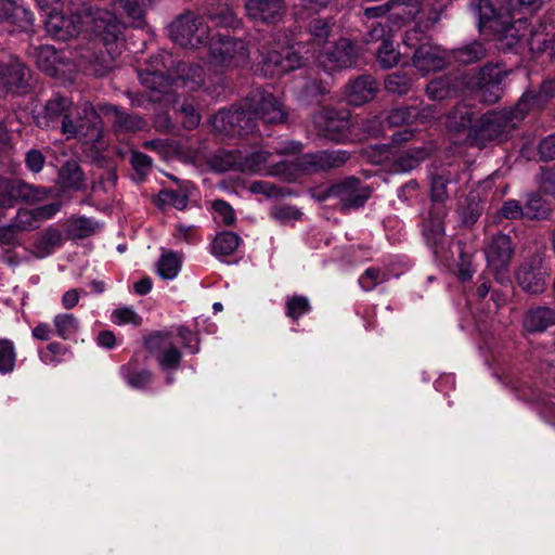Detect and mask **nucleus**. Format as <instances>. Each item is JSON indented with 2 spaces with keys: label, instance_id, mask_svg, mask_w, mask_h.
<instances>
[{
  "label": "nucleus",
  "instance_id": "39448f33",
  "mask_svg": "<svg viewBox=\"0 0 555 555\" xmlns=\"http://www.w3.org/2000/svg\"><path fill=\"white\" fill-rule=\"evenodd\" d=\"M526 105L527 98H521L513 108L485 114L481 118L480 137L500 141L505 139L508 132L527 116L528 109L524 108Z\"/></svg>",
  "mask_w": 555,
  "mask_h": 555
},
{
  "label": "nucleus",
  "instance_id": "a211bd4d",
  "mask_svg": "<svg viewBox=\"0 0 555 555\" xmlns=\"http://www.w3.org/2000/svg\"><path fill=\"white\" fill-rule=\"evenodd\" d=\"M261 53L260 70L264 76H279L301 66V57L291 48Z\"/></svg>",
  "mask_w": 555,
  "mask_h": 555
},
{
  "label": "nucleus",
  "instance_id": "a19ab883",
  "mask_svg": "<svg viewBox=\"0 0 555 555\" xmlns=\"http://www.w3.org/2000/svg\"><path fill=\"white\" fill-rule=\"evenodd\" d=\"M551 208L540 195H532L525 207V217L529 219H544L550 215Z\"/></svg>",
  "mask_w": 555,
  "mask_h": 555
},
{
  "label": "nucleus",
  "instance_id": "2eb2a0df",
  "mask_svg": "<svg viewBox=\"0 0 555 555\" xmlns=\"http://www.w3.org/2000/svg\"><path fill=\"white\" fill-rule=\"evenodd\" d=\"M314 124L320 135L331 141L340 142L350 127L349 113L325 108L314 116Z\"/></svg>",
  "mask_w": 555,
  "mask_h": 555
},
{
  "label": "nucleus",
  "instance_id": "69168bd1",
  "mask_svg": "<svg viewBox=\"0 0 555 555\" xmlns=\"http://www.w3.org/2000/svg\"><path fill=\"white\" fill-rule=\"evenodd\" d=\"M131 164L137 173L145 176L152 167V159L143 153L132 152Z\"/></svg>",
  "mask_w": 555,
  "mask_h": 555
},
{
  "label": "nucleus",
  "instance_id": "13d9d810",
  "mask_svg": "<svg viewBox=\"0 0 555 555\" xmlns=\"http://www.w3.org/2000/svg\"><path fill=\"white\" fill-rule=\"evenodd\" d=\"M68 352L67 348L59 343H51L48 345L47 350L41 352V360L47 364L59 362L62 356Z\"/></svg>",
  "mask_w": 555,
  "mask_h": 555
},
{
  "label": "nucleus",
  "instance_id": "5fc2aeb1",
  "mask_svg": "<svg viewBox=\"0 0 555 555\" xmlns=\"http://www.w3.org/2000/svg\"><path fill=\"white\" fill-rule=\"evenodd\" d=\"M61 177L68 188L80 189L82 185V172L76 165H67V167L61 171Z\"/></svg>",
  "mask_w": 555,
  "mask_h": 555
},
{
  "label": "nucleus",
  "instance_id": "e433bc0d",
  "mask_svg": "<svg viewBox=\"0 0 555 555\" xmlns=\"http://www.w3.org/2000/svg\"><path fill=\"white\" fill-rule=\"evenodd\" d=\"M190 191L188 188H181L178 190H163L158 194V199L163 205L175 207L176 209L182 210L186 208Z\"/></svg>",
  "mask_w": 555,
  "mask_h": 555
},
{
  "label": "nucleus",
  "instance_id": "f257e3e1",
  "mask_svg": "<svg viewBox=\"0 0 555 555\" xmlns=\"http://www.w3.org/2000/svg\"><path fill=\"white\" fill-rule=\"evenodd\" d=\"M47 31L59 40H68L81 31L99 37L113 56L124 40V23L111 11L102 8H83L77 14L66 16L56 9L48 12Z\"/></svg>",
  "mask_w": 555,
  "mask_h": 555
},
{
  "label": "nucleus",
  "instance_id": "393cba45",
  "mask_svg": "<svg viewBox=\"0 0 555 555\" xmlns=\"http://www.w3.org/2000/svg\"><path fill=\"white\" fill-rule=\"evenodd\" d=\"M377 90V85L371 76H361L349 86L347 100L349 104L360 106L371 101Z\"/></svg>",
  "mask_w": 555,
  "mask_h": 555
},
{
  "label": "nucleus",
  "instance_id": "f3484780",
  "mask_svg": "<svg viewBox=\"0 0 555 555\" xmlns=\"http://www.w3.org/2000/svg\"><path fill=\"white\" fill-rule=\"evenodd\" d=\"M357 59L353 44L348 39H340L337 43L326 48L318 55L319 63L326 70L348 68L354 65Z\"/></svg>",
  "mask_w": 555,
  "mask_h": 555
},
{
  "label": "nucleus",
  "instance_id": "473e14b6",
  "mask_svg": "<svg viewBox=\"0 0 555 555\" xmlns=\"http://www.w3.org/2000/svg\"><path fill=\"white\" fill-rule=\"evenodd\" d=\"M430 152L431 150L426 146H417L404 151L396 159V169L402 172L409 171L417 166L420 162L424 160Z\"/></svg>",
  "mask_w": 555,
  "mask_h": 555
},
{
  "label": "nucleus",
  "instance_id": "e2e57ef3",
  "mask_svg": "<svg viewBox=\"0 0 555 555\" xmlns=\"http://www.w3.org/2000/svg\"><path fill=\"white\" fill-rule=\"evenodd\" d=\"M500 214L505 219L514 220L525 217V208L521 207L519 202L509 199L503 204Z\"/></svg>",
  "mask_w": 555,
  "mask_h": 555
},
{
  "label": "nucleus",
  "instance_id": "4c0bfd02",
  "mask_svg": "<svg viewBox=\"0 0 555 555\" xmlns=\"http://www.w3.org/2000/svg\"><path fill=\"white\" fill-rule=\"evenodd\" d=\"M181 268V259L172 251L163 254L157 263V272L165 280L175 279Z\"/></svg>",
  "mask_w": 555,
  "mask_h": 555
},
{
  "label": "nucleus",
  "instance_id": "4d7b16f0",
  "mask_svg": "<svg viewBox=\"0 0 555 555\" xmlns=\"http://www.w3.org/2000/svg\"><path fill=\"white\" fill-rule=\"evenodd\" d=\"M449 126L454 129H461L467 127L473 117L472 113L464 106H459L449 117Z\"/></svg>",
  "mask_w": 555,
  "mask_h": 555
},
{
  "label": "nucleus",
  "instance_id": "f704fd0d",
  "mask_svg": "<svg viewBox=\"0 0 555 555\" xmlns=\"http://www.w3.org/2000/svg\"><path fill=\"white\" fill-rule=\"evenodd\" d=\"M241 243V238L233 232H222L212 242V254L215 256L232 255Z\"/></svg>",
  "mask_w": 555,
  "mask_h": 555
},
{
  "label": "nucleus",
  "instance_id": "1a4fd4ad",
  "mask_svg": "<svg viewBox=\"0 0 555 555\" xmlns=\"http://www.w3.org/2000/svg\"><path fill=\"white\" fill-rule=\"evenodd\" d=\"M175 83H180L181 87L195 91L204 89L210 95H219V88L222 89V77L214 74L206 80L203 68L199 65L181 62L172 73Z\"/></svg>",
  "mask_w": 555,
  "mask_h": 555
},
{
  "label": "nucleus",
  "instance_id": "ea45409f",
  "mask_svg": "<svg viewBox=\"0 0 555 555\" xmlns=\"http://www.w3.org/2000/svg\"><path fill=\"white\" fill-rule=\"evenodd\" d=\"M411 86L412 79L401 70L388 75L385 80V88L392 93L405 94Z\"/></svg>",
  "mask_w": 555,
  "mask_h": 555
},
{
  "label": "nucleus",
  "instance_id": "6e6d98bb",
  "mask_svg": "<svg viewBox=\"0 0 555 555\" xmlns=\"http://www.w3.org/2000/svg\"><path fill=\"white\" fill-rule=\"evenodd\" d=\"M216 219H220L224 224L232 225L235 221L233 208L224 201L218 199L212 203Z\"/></svg>",
  "mask_w": 555,
  "mask_h": 555
},
{
  "label": "nucleus",
  "instance_id": "79ce46f5",
  "mask_svg": "<svg viewBox=\"0 0 555 555\" xmlns=\"http://www.w3.org/2000/svg\"><path fill=\"white\" fill-rule=\"evenodd\" d=\"M12 222L20 232L33 231L40 227L34 209H20Z\"/></svg>",
  "mask_w": 555,
  "mask_h": 555
},
{
  "label": "nucleus",
  "instance_id": "c85d7f7f",
  "mask_svg": "<svg viewBox=\"0 0 555 555\" xmlns=\"http://www.w3.org/2000/svg\"><path fill=\"white\" fill-rule=\"evenodd\" d=\"M126 16L131 20L130 25L135 28H144V16L153 0H118Z\"/></svg>",
  "mask_w": 555,
  "mask_h": 555
},
{
  "label": "nucleus",
  "instance_id": "0eeeda50",
  "mask_svg": "<svg viewBox=\"0 0 555 555\" xmlns=\"http://www.w3.org/2000/svg\"><path fill=\"white\" fill-rule=\"evenodd\" d=\"M168 31L176 43L192 49L204 44L209 36V27L205 20L192 12L179 15L168 26Z\"/></svg>",
  "mask_w": 555,
  "mask_h": 555
},
{
  "label": "nucleus",
  "instance_id": "bf43d9fd",
  "mask_svg": "<svg viewBox=\"0 0 555 555\" xmlns=\"http://www.w3.org/2000/svg\"><path fill=\"white\" fill-rule=\"evenodd\" d=\"M488 23L490 24V28L496 29L499 20L496 11L492 8L488 0H485L480 3V25H487Z\"/></svg>",
  "mask_w": 555,
  "mask_h": 555
},
{
  "label": "nucleus",
  "instance_id": "09e8293b",
  "mask_svg": "<svg viewBox=\"0 0 555 555\" xmlns=\"http://www.w3.org/2000/svg\"><path fill=\"white\" fill-rule=\"evenodd\" d=\"M452 180L446 175L436 176L431 181V197L434 201L440 202L443 201L449 192L450 184Z\"/></svg>",
  "mask_w": 555,
  "mask_h": 555
},
{
  "label": "nucleus",
  "instance_id": "c03bdc74",
  "mask_svg": "<svg viewBox=\"0 0 555 555\" xmlns=\"http://www.w3.org/2000/svg\"><path fill=\"white\" fill-rule=\"evenodd\" d=\"M121 372L127 384L135 389L144 388L152 380V374L146 370H142L140 372H130L129 366H122Z\"/></svg>",
  "mask_w": 555,
  "mask_h": 555
},
{
  "label": "nucleus",
  "instance_id": "052dcab7",
  "mask_svg": "<svg viewBox=\"0 0 555 555\" xmlns=\"http://www.w3.org/2000/svg\"><path fill=\"white\" fill-rule=\"evenodd\" d=\"M310 31L317 44L325 41L330 33L328 24L321 18H315L310 24Z\"/></svg>",
  "mask_w": 555,
  "mask_h": 555
},
{
  "label": "nucleus",
  "instance_id": "de8ad7c7",
  "mask_svg": "<svg viewBox=\"0 0 555 555\" xmlns=\"http://www.w3.org/2000/svg\"><path fill=\"white\" fill-rule=\"evenodd\" d=\"M525 25L526 21L518 18L513 25L504 29L501 36V41L506 48H514L521 40V38L525 37V34L519 33L520 28L525 27Z\"/></svg>",
  "mask_w": 555,
  "mask_h": 555
},
{
  "label": "nucleus",
  "instance_id": "423d86ee",
  "mask_svg": "<svg viewBox=\"0 0 555 555\" xmlns=\"http://www.w3.org/2000/svg\"><path fill=\"white\" fill-rule=\"evenodd\" d=\"M249 61L248 44L241 39L219 35L209 43V64L220 69L244 66Z\"/></svg>",
  "mask_w": 555,
  "mask_h": 555
},
{
  "label": "nucleus",
  "instance_id": "9d476101",
  "mask_svg": "<svg viewBox=\"0 0 555 555\" xmlns=\"http://www.w3.org/2000/svg\"><path fill=\"white\" fill-rule=\"evenodd\" d=\"M145 346L158 362L159 367L168 372L166 383L171 384L173 378L170 372L179 367L182 359L180 350L173 344L172 335L170 333L153 334L145 340Z\"/></svg>",
  "mask_w": 555,
  "mask_h": 555
},
{
  "label": "nucleus",
  "instance_id": "6e6552de",
  "mask_svg": "<svg viewBox=\"0 0 555 555\" xmlns=\"http://www.w3.org/2000/svg\"><path fill=\"white\" fill-rule=\"evenodd\" d=\"M244 108L247 112V116L251 117L254 127L257 118L268 124L282 122L286 118L283 105L271 92L261 88L255 89L249 94Z\"/></svg>",
  "mask_w": 555,
  "mask_h": 555
},
{
  "label": "nucleus",
  "instance_id": "774afa93",
  "mask_svg": "<svg viewBox=\"0 0 555 555\" xmlns=\"http://www.w3.org/2000/svg\"><path fill=\"white\" fill-rule=\"evenodd\" d=\"M539 154L543 160L555 159V134H550L541 140L539 143Z\"/></svg>",
  "mask_w": 555,
  "mask_h": 555
},
{
  "label": "nucleus",
  "instance_id": "72a5a7b5",
  "mask_svg": "<svg viewBox=\"0 0 555 555\" xmlns=\"http://www.w3.org/2000/svg\"><path fill=\"white\" fill-rule=\"evenodd\" d=\"M486 54V49L482 43L472 42L463 48L454 50L450 54V59L453 57L455 61L468 65L482 60Z\"/></svg>",
  "mask_w": 555,
  "mask_h": 555
},
{
  "label": "nucleus",
  "instance_id": "49530a36",
  "mask_svg": "<svg viewBox=\"0 0 555 555\" xmlns=\"http://www.w3.org/2000/svg\"><path fill=\"white\" fill-rule=\"evenodd\" d=\"M310 311L309 299L305 296H293L286 302V314L297 319Z\"/></svg>",
  "mask_w": 555,
  "mask_h": 555
},
{
  "label": "nucleus",
  "instance_id": "2f4dec72",
  "mask_svg": "<svg viewBox=\"0 0 555 555\" xmlns=\"http://www.w3.org/2000/svg\"><path fill=\"white\" fill-rule=\"evenodd\" d=\"M53 328L60 338L67 340L77 335L79 321L72 313H59L53 318Z\"/></svg>",
  "mask_w": 555,
  "mask_h": 555
},
{
  "label": "nucleus",
  "instance_id": "a18cd8bd",
  "mask_svg": "<svg viewBox=\"0 0 555 555\" xmlns=\"http://www.w3.org/2000/svg\"><path fill=\"white\" fill-rule=\"evenodd\" d=\"M116 125L120 130L125 131H137L142 130L146 127V121L138 116L125 113H118L116 115Z\"/></svg>",
  "mask_w": 555,
  "mask_h": 555
},
{
  "label": "nucleus",
  "instance_id": "a878e982",
  "mask_svg": "<svg viewBox=\"0 0 555 555\" xmlns=\"http://www.w3.org/2000/svg\"><path fill=\"white\" fill-rule=\"evenodd\" d=\"M12 198V206L17 199L26 203L35 204L47 198L48 190L27 184L22 181H14L9 185L8 192H5Z\"/></svg>",
  "mask_w": 555,
  "mask_h": 555
},
{
  "label": "nucleus",
  "instance_id": "8fccbe9b",
  "mask_svg": "<svg viewBox=\"0 0 555 555\" xmlns=\"http://www.w3.org/2000/svg\"><path fill=\"white\" fill-rule=\"evenodd\" d=\"M539 188L545 195L555 197V167L542 168L539 177Z\"/></svg>",
  "mask_w": 555,
  "mask_h": 555
},
{
  "label": "nucleus",
  "instance_id": "0e129e2a",
  "mask_svg": "<svg viewBox=\"0 0 555 555\" xmlns=\"http://www.w3.org/2000/svg\"><path fill=\"white\" fill-rule=\"evenodd\" d=\"M99 224L92 219L80 217L73 221V230L77 232L79 236H88L96 231Z\"/></svg>",
  "mask_w": 555,
  "mask_h": 555
},
{
  "label": "nucleus",
  "instance_id": "dca6fc26",
  "mask_svg": "<svg viewBox=\"0 0 555 555\" xmlns=\"http://www.w3.org/2000/svg\"><path fill=\"white\" fill-rule=\"evenodd\" d=\"M488 267L495 274L496 280L503 282V272L507 269L513 247L509 236L505 234L495 235L485 249Z\"/></svg>",
  "mask_w": 555,
  "mask_h": 555
},
{
  "label": "nucleus",
  "instance_id": "58836bf2",
  "mask_svg": "<svg viewBox=\"0 0 555 555\" xmlns=\"http://www.w3.org/2000/svg\"><path fill=\"white\" fill-rule=\"evenodd\" d=\"M16 360L15 346L12 340L0 338V373L13 371Z\"/></svg>",
  "mask_w": 555,
  "mask_h": 555
},
{
  "label": "nucleus",
  "instance_id": "6ab92c4d",
  "mask_svg": "<svg viewBox=\"0 0 555 555\" xmlns=\"http://www.w3.org/2000/svg\"><path fill=\"white\" fill-rule=\"evenodd\" d=\"M390 11H392L390 15L391 21L399 27L400 25L396 20L406 22L415 18L420 12V2L418 0H390L382 5L366 8L364 15L367 18H375Z\"/></svg>",
  "mask_w": 555,
  "mask_h": 555
},
{
  "label": "nucleus",
  "instance_id": "7c9ffc66",
  "mask_svg": "<svg viewBox=\"0 0 555 555\" xmlns=\"http://www.w3.org/2000/svg\"><path fill=\"white\" fill-rule=\"evenodd\" d=\"M555 93V80L548 79L545 80L539 92H526L521 98H527V105L524 107L530 111H540L542 109L548 101L553 98Z\"/></svg>",
  "mask_w": 555,
  "mask_h": 555
},
{
  "label": "nucleus",
  "instance_id": "b1692460",
  "mask_svg": "<svg viewBox=\"0 0 555 555\" xmlns=\"http://www.w3.org/2000/svg\"><path fill=\"white\" fill-rule=\"evenodd\" d=\"M0 21L18 30L27 31L31 28L34 17L28 9L17 5L11 0H0Z\"/></svg>",
  "mask_w": 555,
  "mask_h": 555
},
{
  "label": "nucleus",
  "instance_id": "20e7f679",
  "mask_svg": "<svg viewBox=\"0 0 555 555\" xmlns=\"http://www.w3.org/2000/svg\"><path fill=\"white\" fill-rule=\"evenodd\" d=\"M404 44L413 50V66L423 76L442 69L450 60V53L431 43L420 27L405 33Z\"/></svg>",
  "mask_w": 555,
  "mask_h": 555
},
{
  "label": "nucleus",
  "instance_id": "7ed1b4c3",
  "mask_svg": "<svg viewBox=\"0 0 555 555\" xmlns=\"http://www.w3.org/2000/svg\"><path fill=\"white\" fill-rule=\"evenodd\" d=\"M218 158L221 164L218 170L225 171L229 169L240 170L247 173H256L263 171L269 176H278L286 170L284 162L273 164L272 154L263 150L255 151H227L222 152Z\"/></svg>",
  "mask_w": 555,
  "mask_h": 555
},
{
  "label": "nucleus",
  "instance_id": "f8f14e48",
  "mask_svg": "<svg viewBox=\"0 0 555 555\" xmlns=\"http://www.w3.org/2000/svg\"><path fill=\"white\" fill-rule=\"evenodd\" d=\"M508 74L499 63H488L480 69L476 87L483 102L493 104L501 99Z\"/></svg>",
  "mask_w": 555,
  "mask_h": 555
},
{
  "label": "nucleus",
  "instance_id": "5701e85b",
  "mask_svg": "<svg viewBox=\"0 0 555 555\" xmlns=\"http://www.w3.org/2000/svg\"><path fill=\"white\" fill-rule=\"evenodd\" d=\"M142 85L149 89L147 98L152 102L169 101L172 76L166 77L160 70H146L140 74Z\"/></svg>",
  "mask_w": 555,
  "mask_h": 555
},
{
  "label": "nucleus",
  "instance_id": "4be33fe9",
  "mask_svg": "<svg viewBox=\"0 0 555 555\" xmlns=\"http://www.w3.org/2000/svg\"><path fill=\"white\" fill-rule=\"evenodd\" d=\"M245 10L256 22L275 23L284 15L285 5L282 0H247Z\"/></svg>",
  "mask_w": 555,
  "mask_h": 555
},
{
  "label": "nucleus",
  "instance_id": "f03ea898",
  "mask_svg": "<svg viewBox=\"0 0 555 555\" xmlns=\"http://www.w3.org/2000/svg\"><path fill=\"white\" fill-rule=\"evenodd\" d=\"M95 115L92 105L83 102L74 106L73 102L62 95H55L44 106L42 116L38 119L41 127H54L61 120L62 132L67 138H74L88 126Z\"/></svg>",
  "mask_w": 555,
  "mask_h": 555
},
{
  "label": "nucleus",
  "instance_id": "9b49d317",
  "mask_svg": "<svg viewBox=\"0 0 555 555\" xmlns=\"http://www.w3.org/2000/svg\"><path fill=\"white\" fill-rule=\"evenodd\" d=\"M548 275L550 272L544 263L543 254L534 253L519 267L516 272V280L525 292L541 294L547 286Z\"/></svg>",
  "mask_w": 555,
  "mask_h": 555
},
{
  "label": "nucleus",
  "instance_id": "864d4df0",
  "mask_svg": "<svg viewBox=\"0 0 555 555\" xmlns=\"http://www.w3.org/2000/svg\"><path fill=\"white\" fill-rule=\"evenodd\" d=\"M182 117V125L186 129H194L201 122V116L191 103H183L179 108Z\"/></svg>",
  "mask_w": 555,
  "mask_h": 555
},
{
  "label": "nucleus",
  "instance_id": "cd10ccee",
  "mask_svg": "<svg viewBox=\"0 0 555 555\" xmlns=\"http://www.w3.org/2000/svg\"><path fill=\"white\" fill-rule=\"evenodd\" d=\"M34 57L38 67L48 75L54 76L60 70L59 65L62 63L60 53L49 44H42L36 48Z\"/></svg>",
  "mask_w": 555,
  "mask_h": 555
},
{
  "label": "nucleus",
  "instance_id": "603ef678",
  "mask_svg": "<svg viewBox=\"0 0 555 555\" xmlns=\"http://www.w3.org/2000/svg\"><path fill=\"white\" fill-rule=\"evenodd\" d=\"M112 320L115 324L122 325V324H133V325H140L141 324V318L137 314V312L128 307L116 309L112 313Z\"/></svg>",
  "mask_w": 555,
  "mask_h": 555
},
{
  "label": "nucleus",
  "instance_id": "680f3d73",
  "mask_svg": "<svg viewBox=\"0 0 555 555\" xmlns=\"http://www.w3.org/2000/svg\"><path fill=\"white\" fill-rule=\"evenodd\" d=\"M456 248H457V250L460 253V257H461V262L459 264V276L462 281H467L473 276V274L475 272V269L473 268L472 261H470L472 256L468 254H465L460 244L456 245Z\"/></svg>",
  "mask_w": 555,
  "mask_h": 555
},
{
  "label": "nucleus",
  "instance_id": "aec40b11",
  "mask_svg": "<svg viewBox=\"0 0 555 555\" xmlns=\"http://www.w3.org/2000/svg\"><path fill=\"white\" fill-rule=\"evenodd\" d=\"M26 67L18 59L0 53V96L24 86Z\"/></svg>",
  "mask_w": 555,
  "mask_h": 555
},
{
  "label": "nucleus",
  "instance_id": "338daca9",
  "mask_svg": "<svg viewBox=\"0 0 555 555\" xmlns=\"http://www.w3.org/2000/svg\"><path fill=\"white\" fill-rule=\"evenodd\" d=\"M412 111L408 107H399L387 114L386 121L393 127L403 125L412 117Z\"/></svg>",
  "mask_w": 555,
  "mask_h": 555
},
{
  "label": "nucleus",
  "instance_id": "c9c22d12",
  "mask_svg": "<svg viewBox=\"0 0 555 555\" xmlns=\"http://www.w3.org/2000/svg\"><path fill=\"white\" fill-rule=\"evenodd\" d=\"M455 89L456 86L450 77H439L427 85L426 93L429 99L440 101L449 98Z\"/></svg>",
  "mask_w": 555,
  "mask_h": 555
},
{
  "label": "nucleus",
  "instance_id": "bb28decb",
  "mask_svg": "<svg viewBox=\"0 0 555 555\" xmlns=\"http://www.w3.org/2000/svg\"><path fill=\"white\" fill-rule=\"evenodd\" d=\"M555 323V311L548 307L531 309L526 314L524 325L528 332H544Z\"/></svg>",
  "mask_w": 555,
  "mask_h": 555
},
{
  "label": "nucleus",
  "instance_id": "37998d69",
  "mask_svg": "<svg viewBox=\"0 0 555 555\" xmlns=\"http://www.w3.org/2000/svg\"><path fill=\"white\" fill-rule=\"evenodd\" d=\"M399 52L393 48L391 40H385L377 50V61L384 68H390L399 62Z\"/></svg>",
  "mask_w": 555,
  "mask_h": 555
},
{
  "label": "nucleus",
  "instance_id": "3c124183",
  "mask_svg": "<svg viewBox=\"0 0 555 555\" xmlns=\"http://www.w3.org/2000/svg\"><path fill=\"white\" fill-rule=\"evenodd\" d=\"M177 337L179 343L190 353H197L199 351L197 335L184 326L178 327Z\"/></svg>",
  "mask_w": 555,
  "mask_h": 555
},
{
  "label": "nucleus",
  "instance_id": "4468645a",
  "mask_svg": "<svg viewBox=\"0 0 555 555\" xmlns=\"http://www.w3.org/2000/svg\"><path fill=\"white\" fill-rule=\"evenodd\" d=\"M371 192L370 186L360 180L348 178L332 185L328 196L337 198L344 209H350L363 206L371 196Z\"/></svg>",
  "mask_w": 555,
  "mask_h": 555
},
{
  "label": "nucleus",
  "instance_id": "c756f323",
  "mask_svg": "<svg viewBox=\"0 0 555 555\" xmlns=\"http://www.w3.org/2000/svg\"><path fill=\"white\" fill-rule=\"evenodd\" d=\"M444 227L442 220L439 217H431L424 224V235L427 243L433 247L434 253L438 257H444L442 255L443 243H444Z\"/></svg>",
  "mask_w": 555,
  "mask_h": 555
},
{
  "label": "nucleus",
  "instance_id": "412c9836",
  "mask_svg": "<svg viewBox=\"0 0 555 555\" xmlns=\"http://www.w3.org/2000/svg\"><path fill=\"white\" fill-rule=\"evenodd\" d=\"M348 159L344 151L318 152L305 154L298 159V167L307 172H317L343 166Z\"/></svg>",
  "mask_w": 555,
  "mask_h": 555
},
{
  "label": "nucleus",
  "instance_id": "ddd939ff",
  "mask_svg": "<svg viewBox=\"0 0 555 555\" xmlns=\"http://www.w3.org/2000/svg\"><path fill=\"white\" fill-rule=\"evenodd\" d=\"M214 131L227 135L247 134L254 130L253 119L247 116L244 106L234 112L230 109H220L210 119Z\"/></svg>",
  "mask_w": 555,
  "mask_h": 555
}]
</instances>
